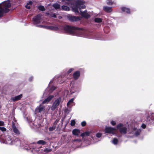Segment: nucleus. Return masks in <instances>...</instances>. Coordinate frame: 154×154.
Listing matches in <instances>:
<instances>
[{"label": "nucleus", "instance_id": "obj_1", "mask_svg": "<svg viewBox=\"0 0 154 154\" xmlns=\"http://www.w3.org/2000/svg\"><path fill=\"white\" fill-rule=\"evenodd\" d=\"M63 29L66 32L72 35H75L78 31L82 29L80 28L68 25L64 26Z\"/></svg>", "mask_w": 154, "mask_h": 154}, {"label": "nucleus", "instance_id": "obj_2", "mask_svg": "<svg viewBox=\"0 0 154 154\" xmlns=\"http://www.w3.org/2000/svg\"><path fill=\"white\" fill-rule=\"evenodd\" d=\"M3 7L0 8V18L3 17L4 13L8 12L11 7V4L9 2H5L3 3Z\"/></svg>", "mask_w": 154, "mask_h": 154}, {"label": "nucleus", "instance_id": "obj_3", "mask_svg": "<svg viewBox=\"0 0 154 154\" xmlns=\"http://www.w3.org/2000/svg\"><path fill=\"white\" fill-rule=\"evenodd\" d=\"M61 101V98L59 97L56 99L54 102L51 107V109L54 111L57 108Z\"/></svg>", "mask_w": 154, "mask_h": 154}, {"label": "nucleus", "instance_id": "obj_4", "mask_svg": "<svg viewBox=\"0 0 154 154\" xmlns=\"http://www.w3.org/2000/svg\"><path fill=\"white\" fill-rule=\"evenodd\" d=\"M123 125L122 123H119L116 126L117 129H119L120 133L125 134L127 133V129L125 127H122Z\"/></svg>", "mask_w": 154, "mask_h": 154}, {"label": "nucleus", "instance_id": "obj_5", "mask_svg": "<svg viewBox=\"0 0 154 154\" xmlns=\"http://www.w3.org/2000/svg\"><path fill=\"white\" fill-rule=\"evenodd\" d=\"M42 15L39 14L35 16L32 18L33 23L35 25L40 23L42 21Z\"/></svg>", "mask_w": 154, "mask_h": 154}, {"label": "nucleus", "instance_id": "obj_6", "mask_svg": "<svg viewBox=\"0 0 154 154\" xmlns=\"http://www.w3.org/2000/svg\"><path fill=\"white\" fill-rule=\"evenodd\" d=\"M67 17L69 20L71 22L77 21L80 20V19L79 17L75 16L69 15L67 16Z\"/></svg>", "mask_w": 154, "mask_h": 154}, {"label": "nucleus", "instance_id": "obj_7", "mask_svg": "<svg viewBox=\"0 0 154 154\" xmlns=\"http://www.w3.org/2000/svg\"><path fill=\"white\" fill-rule=\"evenodd\" d=\"M11 127L12 129H13L14 132L15 134L17 135H19L20 134V133L19 131L16 128L15 123L14 122H12Z\"/></svg>", "mask_w": 154, "mask_h": 154}, {"label": "nucleus", "instance_id": "obj_8", "mask_svg": "<svg viewBox=\"0 0 154 154\" xmlns=\"http://www.w3.org/2000/svg\"><path fill=\"white\" fill-rule=\"evenodd\" d=\"M80 14L83 17L88 19L90 17V15L87 13L86 11H82L80 10Z\"/></svg>", "mask_w": 154, "mask_h": 154}, {"label": "nucleus", "instance_id": "obj_9", "mask_svg": "<svg viewBox=\"0 0 154 154\" xmlns=\"http://www.w3.org/2000/svg\"><path fill=\"white\" fill-rule=\"evenodd\" d=\"M5 140L6 143L9 144H13V140L11 136L9 135L6 136Z\"/></svg>", "mask_w": 154, "mask_h": 154}, {"label": "nucleus", "instance_id": "obj_10", "mask_svg": "<svg viewBox=\"0 0 154 154\" xmlns=\"http://www.w3.org/2000/svg\"><path fill=\"white\" fill-rule=\"evenodd\" d=\"M116 129L114 128L106 127V133L113 134L115 133Z\"/></svg>", "mask_w": 154, "mask_h": 154}, {"label": "nucleus", "instance_id": "obj_11", "mask_svg": "<svg viewBox=\"0 0 154 154\" xmlns=\"http://www.w3.org/2000/svg\"><path fill=\"white\" fill-rule=\"evenodd\" d=\"M54 97V96L51 95L49 96L46 99H45L42 102V103L44 104L46 103H48L51 101V100Z\"/></svg>", "mask_w": 154, "mask_h": 154}, {"label": "nucleus", "instance_id": "obj_12", "mask_svg": "<svg viewBox=\"0 0 154 154\" xmlns=\"http://www.w3.org/2000/svg\"><path fill=\"white\" fill-rule=\"evenodd\" d=\"M80 76V72L79 71L75 72L73 74V77L74 79L77 80Z\"/></svg>", "mask_w": 154, "mask_h": 154}, {"label": "nucleus", "instance_id": "obj_13", "mask_svg": "<svg viewBox=\"0 0 154 154\" xmlns=\"http://www.w3.org/2000/svg\"><path fill=\"white\" fill-rule=\"evenodd\" d=\"M72 8L73 11L75 13L79 12V6H77L75 4L72 5Z\"/></svg>", "mask_w": 154, "mask_h": 154}, {"label": "nucleus", "instance_id": "obj_14", "mask_svg": "<svg viewBox=\"0 0 154 154\" xmlns=\"http://www.w3.org/2000/svg\"><path fill=\"white\" fill-rule=\"evenodd\" d=\"M121 9L122 12H126L127 13L129 14L130 13V10L129 8L123 7L121 8Z\"/></svg>", "mask_w": 154, "mask_h": 154}, {"label": "nucleus", "instance_id": "obj_15", "mask_svg": "<svg viewBox=\"0 0 154 154\" xmlns=\"http://www.w3.org/2000/svg\"><path fill=\"white\" fill-rule=\"evenodd\" d=\"M80 130L78 129H74L72 131L73 135L75 136H78L80 133Z\"/></svg>", "mask_w": 154, "mask_h": 154}, {"label": "nucleus", "instance_id": "obj_16", "mask_svg": "<svg viewBox=\"0 0 154 154\" xmlns=\"http://www.w3.org/2000/svg\"><path fill=\"white\" fill-rule=\"evenodd\" d=\"M22 97V94H20L17 96L14 97L12 98V100L13 101H15L20 100Z\"/></svg>", "mask_w": 154, "mask_h": 154}, {"label": "nucleus", "instance_id": "obj_17", "mask_svg": "<svg viewBox=\"0 0 154 154\" xmlns=\"http://www.w3.org/2000/svg\"><path fill=\"white\" fill-rule=\"evenodd\" d=\"M47 29L51 30H57L58 29V27L53 26H47Z\"/></svg>", "mask_w": 154, "mask_h": 154}, {"label": "nucleus", "instance_id": "obj_18", "mask_svg": "<svg viewBox=\"0 0 154 154\" xmlns=\"http://www.w3.org/2000/svg\"><path fill=\"white\" fill-rule=\"evenodd\" d=\"M84 3L85 2L83 1V0H77L75 4L79 6L80 5H83Z\"/></svg>", "mask_w": 154, "mask_h": 154}, {"label": "nucleus", "instance_id": "obj_19", "mask_svg": "<svg viewBox=\"0 0 154 154\" xmlns=\"http://www.w3.org/2000/svg\"><path fill=\"white\" fill-rule=\"evenodd\" d=\"M90 133L91 132L90 131H86L81 134L80 136L82 137H84L85 136H89Z\"/></svg>", "mask_w": 154, "mask_h": 154}, {"label": "nucleus", "instance_id": "obj_20", "mask_svg": "<svg viewBox=\"0 0 154 154\" xmlns=\"http://www.w3.org/2000/svg\"><path fill=\"white\" fill-rule=\"evenodd\" d=\"M62 9L63 10L66 11H68L70 10V8L64 5H63L62 6Z\"/></svg>", "mask_w": 154, "mask_h": 154}, {"label": "nucleus", "instance_id": "obj_21", "mask_svg": "<svg viewBox=\"0 0 154 154\" xmlns=\"http://www.w3.org/2000/svg\"><path fill=\"white\" fill-rule=\"evenodd\" d=\"M46 143L47 142L45 141L42 140H38L37 142V144L42 145H45L46 144Z\"/></svg>", "mask_w": 154, "mask_h": 154}, {"label": "nucleus", "instance_id": "obj_22", "mask_svg": "<svg viewBox=\"0 0 154 154\" xmlns=\"http://www.w3.org/2000/svg\"><path fill=\"white\" fill-rule=\"evenodd\" d=\"M53 7L56 10L59 9L60 8V5L57 3H55L53 5Z\"/></svg>", "mask_w": 154, "mask_h": 154}, {"label": "nucleus", "instance_id": "obj_23", "mask_svg": "<svg viewBox=\"0 0 154 154\" xmlns=\"http://www.w3.org/2000/svg\"><path fill=\"white\" fill-rule=\"evenodd\" d=\"M112 7L106 6V13H110L112 12Z\"/></svg>", "mask_w": 154, "mask_h": 154}, {"label": "nucleus", "instance_id": "obj_24", "mask_svg": "<svg viewBox=\"0 0 154 154\" xmlns=\"http://www.w3.org/2000/svg\"><path fill=\"white\" fill-rule=\"evenodd\" d=\"M45 109L44 107L43 106H41L40 105L38 108V111L39 112H41Z\"/></svg>", "mask_w": 154, "mask_h": 154}, {"label": "nucleus", "instance_id": "obj_25", "mask_svg": "<svg viewBox=\"0 0 154 154\" xmlns=\"http://www.w3.org/2000/svg\"><path fill=\"white\" fill-rule=\"evenodd\" d=\"M38 8L39 10H40L41 11H44L45 10V9L44 6H42V5L39 6L38 7Z\"/></svg>", "mask_w": 154, "mask_h": 154}, {"label": "nucleus", "instance_id": "obj_26", "mask_svg": "<svg viewBox=\"0 0 154 154\" xmlns=\"http://www.w3.org/2000/svg\"><path fill=\"white\" fill-rule=\"evenodd\" d=\"M118 142V140L117 138H115L112 140V143L115 145L117 144Z\"/></svg>", "mask_w": 154, "mask_h": 154}, {"label": "nucleus", "instance_id": "obj_27", "mask_svg": "<svg viewBox=\"0 0 154 154\" xmlns=\"http://www.w3.org/2000/svg\"><path fill=\"white\" fill-rule=\"evenodd\" d=\"M106 3L109 5H112L114 4V2H112V0H107Z\"/></svg>", "mask_w": 154, "mask_h": 154}, {"label": "nucleus", "instance_id": "obj_28", "mask_svg": "<svg viewBox=\"0 0 154 154\" xmlns=\"http://www.w3.org/2000/svg\"><path fill=\"white\" fill-rule=\"evenodd\" d=\"M94 21L97 23H100L102 22V19L100 18H95L94 19Z\"/></svg>", "mask_w": 154, "mask_h": 154}, {"label": "nucleus", "instance_id": "obj_29", "mask_svg": "<svg viewBox=\"0 0 154 154\" xmlns=\"http://www.w3.org/2000/svg\"><path fill=\"white\" fill-rule=\"evenodd\" d=\"M141 132V131L140 130H137L135 131V135L136 136H138L139 135H140V133Z\"/></svg>", "mask_w": 154, "mask_h": 154}, {"label": "nucleus", "instance_id": "obj_30", "mask_svg": "<svg viewBox=\"0 0 154 154\" xmlns=\"http://www.w3.org/2000/svg\"><path fill=\"white\" fill-rule=\"evenodd\" d=\"M75 124V121L74 120H72L71 121L70 124L72 126H74Z\"/></svg>", "mask_w": 154, "mask_h": 154}, {"label": "nucleus", "instance_id": "obj_31", "mask_svg": "<svg viewBox=\"0 0 154 154\" xmlns=\"http://www.w3.org/2000/svg\"><path fill=\"white\" fill-rule=\"evenodd\" d=\"M6 128L4 127H0V130L3 132L6 131Z\"/></svg>", "mask_w": 154, "mask_h": 154}, {"label": "nucleus", "instance_id": "obj_32", "mask_svg": "<svg viewBox=\"0 0 154 154\" xmlns=\"http://www.w3.org/2000/svg\"><path fill=\"white\" fill-rule=\"evenodd\" d=\"M37 26L41 28H45L46 29H47V26H46L42 25H37Z\"/></svg>", "mask_w": 154, "mask_h": 154}, {"label": "nucleus", "instance_id": "obj_33", "mask_svg": "<svg viewBox=\"0 0 154 154\" xmlns=\"http://www.w3.org/2000/svg\"><path fill=\"white\" fill-rule=\"evenodd\" d=\"M102 135V134L101 133H98L96 134L97 137L99 138Z\"/></svg>", "mask_w": 154, "mask_h": 154}, {"label": "nucleus", "instance_id": "obj_34", "mask_svg": "<svg viewBox=\"0 0 154 154\" xmlns=\"http://www.w3.org/2000/svg\"><path fill=\"white\" fill-rule=\"evenodd\" d=\"M73 142H80L81 141V140L79 139H75L73 140Z\"/></svg>", "mask_w": 154, "mask_h": 154}, {"label": "nucleus", "instance_id": "obj_35", "mask_svg": "<svg viewBox=\"0 0 154 154\" xmlns=\"http://www.w3.org/2000/svg\"><path fill=\"white\" fill-rule=\"evenodd\" d=\"M86 125V123L85 121H83L81 122V125L82 127L85 126Z\"/></svg>", "mask_w": 154, "mask_h": 154}, {"label": "nucleus", "instance_id": "obj_36", "mask_svg": "<svg viewBox=\"0 0 154 154\" xmlns=\"http://www.w3.org/2000/svg\"><path fill=\"white\" fill-rule=\"evenodd\" d=\"M51 149H48V148H45L44 149V151L45 152H48L50 151H51Z\"/></svg>", "mask_w": 154, "mask_h": 154}, {"label": "nucleus", "instance_id": "obj_37", "mask_svg": "<svg viewBox=\"0 0 154 154\" xmlns=\"http://www.w3.org/2000/svg\"><path fill=\"white\" fill-rule=\"evenodd\" d=\"M74 70V69L73 68H70V69L67 72L68 74H69L71 73L73 70Z\"/></svg>", "mask_w": 154, "mask_h": 154}, {"label": "nucleus", "instance_id": "obj_38", "mask_svg": "<svg viewBox=\"0 0 154 154\" xmlns=\"http://www.w3.org/2000/svg\"><path fill=\"white\" fill-rule=\"evenodd\" d=\"M50 16L51 17H53L54 18H56L57 17L56 14L55 13H54L53 14H51Z\"/></svg>", "mask_w": 154, "mask_h": 154}, {"label": "nucleus", "instance_id": "obj_39", "mask_svg": "<svg viewBox=\"0 0 154 154\" xmlns=\"http://www.w3.org/2000/svg\"><path fill=\"white\" fill-rule=\"evenodd\" d=\"M55 128V127H52L49 128V130L50 131H53Z\"/></svg>", "mask_w": 154, "mask_h": 154}, {"label": "nucleus", "instance_id": "obj_40", "mask_svg": "<svg viewBox=\"0 0 154 154\" xmlns=\"http://www.w3.org/2000/svg\"><path fill=\"white\" fill-rule=\"evenodd\" d=\"M85 5H83L82 6L79 7V10L80 11V10H81V9H82L85 8Z\"/></svg>", "mask_w": 154, "mask_h": 154}, {"label": "nucleus", "instance_id": "obj_41", "mask_svg": "<svg viewBox=\"0 0 154 154\" xmlns=\"http://www.w3.org/2000/svg\"><path fill=\"white\" fill-rule=\"evenodd\" d=\"M25 7L26 8H27L28 9H29L31 8L30 6H29V5H27V4L26 5H25Z\"/></svg>", "mask_w": 154, "mask_h": 154}, {"label": "nucleus", "instance_id": "obj_42", "mask_svg": "<svg viewBox=\"0 0 154 154\" xmlns=\"http://www.w3.org/2000/svg\"><path fill=\"white\" fill-rule=\"evenodd\" d=\"M73 101V99L70 100L67 103V105H68L70 103H72Z\"/></svg>", "mask_w": 154, "mask_h": 154}, {"label": "nucleus", "instance_id": "obj_43", "mask_svg": "<svg viewBox=\"0 0 154 154\" xmlns=\"http://www.w3.org/2000/svg\"><path fill=\"white\" fill-rule=\"evenodd\" d=\"M146 125L145 124H143L142 125L141 127L143 129H145L146 128Z\"/></svg>", "mask_w": 154, "mask_h": 154}, {"label": "nucleus", "instance_id": "obj_44", "mask_svg": "<svg viewBox=\"0 0 154 154\" xmlns=\"http://www.w3.org/2000/svg\"><path fill=\"white\" fill-rule=\"evenodd\" d=\"M111 124L112 125H116V122L114 121H112L111 122Z\"/></svg>", "mask_w": 154, "mask_h": 154}, {"label": "nucleus", "instance_id": "obj_45", "mask_svg": "<svg viewBox=\"0 0 154 154\" xmlns=\"http://www.w3.org/2000/svg\"><path fill=\"white\" fill-rule=\"evenodd\" d=\"M4 122L2 121H0V126H4Z\"/></svg>", "mask_w": 154, "mask_h": 154}, {"label": "nucleus", "instance_id": "obj_46", "mask_svg": "<svg viewBox=\"0 0 154 154\" xmlns=\"http://www.w3.org/2000/svg\"><path fill=\"white\" fill-rule=\"evenodd\" d=\"M27 4L29 5H32L33 4V2L32 1H29V2L27 3Z\"/></svg>", "mask_w": 154, "mask_h": 154}, {"label": "nucleus", "instance_id": "obj_47", "mask_svg": "<svg viewBox=\"0 0 154 154\" xmlns=\"http://www.w3.org/2000/svg\"><path fill=\"white\" fill-rule=\"evenodd\" d=\"M106 33H107V31H108V32L110 30L109 28V26H106Z\"/></svg>", "mask_w": 154, "mask_h": 154}, {"label": "nucleus", "instance_id": "obj_48", "mask_svg": "<svg viewBox=\"0 0 154 154\" xmlns=\"http://www.w3.org/2000/svg\"><path fill=\"white\" fill-rule=\"evenodd\" d=\"M56 88L54 86H53L51 87V89L53 91L55 90L56 89Z\"/></svg>", "mask_w": 154, "mask_h": 154}, {"label": "nucleus", "instance_id": "obj_49", "mask_svg": "<svg viewBox=\"0 0 154 154\" xmlns=\"http://www.w3.org/2000/svg\"><path fill=\"white\" fill-rule=\"evenodd\" d=\"M32 80V77H30L29 79V80L30 81H31Z\"/></svg>", "mask_w": 154, "mask_h": 154}, {"label": "nucleus", "instance_id": "obj_50", "mask_svg": "<svg viewBox=\"0 0 154 154\" xmlns=\"http://www.w3.org/2000/svg\"><path fill=\"white\" fill-rule=\"evenodd\" d=\"M103 9L105 11H106V6H104L103 7Z\"/></svg>", "mask_w": 154, "mask_h": 154}, {"label": "nucleus", "instance_id": "obj_51", "mask_svg": "<svg viewBox=\"0 0 154 154\" xmlns=\"http://www.w3.org/2000/svg\"><path fill=\"white\" fill-rule=\"evenodd\" d=\"M3 3L2 4H0V8L3 7Z\"/></svg>", "mask_w": 154, "mask_h": 154}, {"label": "nucleus", "instance_id": "obj_52", "mask_svg": "<svg viewBox=\"0 0 154 154\" xmlns=\"http://www.w3.org/2000/svg\"><path fill=\"white\" fill-rule=\"evenodd\" d=\"M136 129H137L136 128H134V130H136Z\"/></svg>", "mask_w": 154, "mask_h": 154}, {"label": "nucleus", "instance_id": "obj_53", "mask_svg": "<svg viewBox=\"0 0 154 154\" xmlns=\"http://www.w3.org/2000/svg\"><path fill=\"white\" fill-rule=\"evenodd\" d=\"M104 131H105V132L106 133V128L104 129Z\"/></svg>", "mask_w": 154, "mask_h": 154}, {"label": "nucleus", "instance_id": "obj_54", "mask_svg": "<svg viewBox=\"0 0 154 154\" xmlns=\"http://www.w3.org/2000/svg\"><path fill=\"white\" fill-rule=\"evenodd\" d=\"M61 122H63V119H62L61 120Z\"/></svg>", "mask_w": 154, "mask_h": 154}]
</instances>
